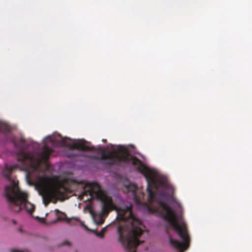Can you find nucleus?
<instances>
[{"mask_svg":"<svg viewBox=\"0 0 252 252\" xmlns=\"http://www.w3.org/2000/svg\"><path fill=\"white\" fill-rule=\"evenodd\" d=\"M127 252H136V248L144 242L139 239L144 231L142 221L132 213L131 205H127Z\"/></svg>","mask_w":252,"mask_h":252,"instance_id":"obj_6","label":"nucleus"},{"mask_svg":"<svg viewBox=\"0 0 252 252\" xmlns=\"http://www.w3.org/2000/svg\"><path fill=\"white\" fill-rule=\"evenodd\" d=\"M57 220H64L71 225H75L76 223H79L81 226L87 229V226L83 222L81 221L78 218H68L63 213H62L61 215L58 217Z\"/></svg>","mask_w":252,"mask_h":252,"instance_id":"obj_10","label":"nucleus"},{"mask_svg":"<svg viewBox=\"0 0 252 252\" xmlns=\"http://www.w3.org/2000/svg\"><path fill=\"white\" fill-rule=\"evenodd\" d=\"M167 198L171 203L176 204L179 206V207H181V204L177 200L176 198L173 195V194L168 195Z\"/></svg>","mask_w":252,"mask_h":252,"instance_id":"obj_13","label":"nucleus"},{"mask_svg":"<svg viewBox=\"0 0 252 252\" xmlns=\"http://www.w3.org/2000/svg\"><path fill=\"white\" fill-rule=\"evenodd\" d=\"M16 168V166L6 165L2 171L3 175L10 182V184L5 188V196L9 208L14 213H18L24 209L28 213L32 214L34 211V205L28 201V193L21 191L18 183L11 177L12 171Z\"/></svg>","mask_w":252,"mask_h":252,"instance_id":"obj_3","label":"nucleus"},{"mask_svg":"<svg viewBox=\"0 0 252 252\" xmlns=\"http://www.w3.org/2000/svg\"><path fill=\"white\" fill-rule=\"evenodd\" d=\"M12 252H28V251H22L19 250H13Z\"/></svg>","mask_w":252,"mask_h":252,"instance_id":"obj_17","label":"nucleus"},{"mask_svg":"<svg viewBox=\"0 0 252 252\" xmlns=\"http://www.w3.org/2000/svg\"><path fill=\"white\" fill-rule=\"evenodd\" d=\"M63 245H67V246H70V244L68 241H65L64 243H63Z\"/></svg>","mask_w":252,"mask_h":252,"instance_id":"obj_16","label":"nucleus"},{"mask_svg":"<svg viewBox=\"0 0 252 252\" xmlns=\"http://www.w3.org/2000/svg\"><path fill=\"white\" fill-rule=\"evenodd\" d=\"M135 147L132 145H127V165L131 164L133 165L136 171L144 176L148 182L147 192L148 201L152 204L155 199L156 192L154 190H157L158 188V181L155 178L154 171L146 166L140 159L130 155V150L133 151Z\"/></svg>","mask_w":252,"mask_h":252,"instance_id":"obj_5","label":"nucleus"},{"mask_svg":"<svg viewBox=\"0 0 252 252\" xmlns=\"http://www.w3.org/2000/svg\"><path fill=\"white\" fill-rule=\"evenodd\" d=\"M82 195H89L91 199L96 198L102 200V213L103 214H108L112 210L116 211L117 216L114 223L117 227V241L126 250V207L121 208L115 206L112 199L105 196L100 186L96 183L87 184Z\"/></svg>","mask_w":252,"mask_h":252,"instance_id":"obj_2","label":"nucleus"},{"mask_svg":"<svg viewBox=\"0 0 252 252\" xmlns=\"http://www.w3.org/2000/svg\"><path fill=\"white\" fill-rule=\"evenodd\" d=\"M63 142L71 150H78L82 151H94L95 150L94 146L87 145V141L83 139L75 141L70 144H66L64 140H63Z\"/></svg>","mask_w":252,"mask_h":252,"instance_id":"obj_9","label":"nucleus"},{"mask_svg":"<svg viewBox=\"0 0 252 252\" xmlns=\"http://www.w3.org/2000/svg\"><path fill=\"white\" fill-rule=\"evenodd\" d=\"M0 132L7 134L10 132V127L8 125L0 122Z\"/></svg>","mask_w":252,"mask_h":252,"instance_id":"obj_11","label":"nucleus"},{"mask_svg":"<svg viewBox=\"0 0 252 252\" xmlns=\"http://www.w3.org/2000/svg\"><path fill=\"white\" fill-rule=\"evenodd\" d=\"M12 141L15 148L18 151V160L21 162L24 170L27 172V179L32 173L38 170L43 162L47 161L52 152L50 147L45 145L42 151L35 156L32 153L25 152L27 146L26 140L24 138H20L18 140L13 138Z\"/></svg>","mask_w":252,"mask_h":252,"instance_id":"obj_4","label":"nucleus"},{"mask_svg":"<svg viewBox=\"0 0 252 252\" xmlns=\"http://www.w3.org/2000/svg\"><path fill=\"white\" fill-rule=\"evenodd\" d=\"M136 186L131 184L127 179V195L129 191H131L135 203L138 206L147 208L150 213L157 214L168 222L169 225L166 226L165 230L168 236L170 245L180 252L188 249L190 238L186 224L184 222L179 223L175 212L160 198L156 200L158 204L157 206L152 207L147 203L142 202L136 192Z\"/></svg>","mask_w":252,"mask_h":252,"instance_id":"obj_1","label":"nucleus"},{"mask_svg":"<svg viewBox=\"0 0 252 252\" xmlns=\"http://www.w3.org/2000/svg\"><path fill=\"white\" fill-rule=\"evenodd\" d=\"M106 231L107 227H105L101 229L100 232H97L96 234L98 237L102 238L104 237V234L106 232Z\"/></svg>","mask_w":252,"mask_h":252,"instance_id":"obj_14","label":"nucleus"},{"mask_svg":"<svg viewBox=\"0 0 252 252\" xmlns=\"http://www.w3.org/2000/svg\"><path fill=\"white\" fill-rule=\"evenodd\" d=\"M65 189L64 184L60 181L52 183L49 188L43 189L40 194L45 206H47L51 201L56 203L58 197L64 195Z\"/></svg>","mask_w":252,"mask_h":252,"instance_id":"obj_8","label":"nucleus"},{"mask_svg":"<svg viewBox=\"0 0 252 252\" xmlns=\"http://www.w3.org/2000/svg\"><path fill=\"white\" fill-rule=\"evenodd\" d=\"M93 151L100 152L101 156L100 157L97 156H90L89 158L91 159L101 161L102 163L105 165H119L121 162L126 161V147L125 146H118L106 152L101 148H95Z\"/></svg>","mask_w":252,"mask_h":252,"instance_id":"obj_7","label":"nucleus"},{"mask_svg":"<svg viewBox=\"0 0 252 252\" xmlns=\"http://www.w3.org/2000/svg\"><path fill=\"white\" fill-rule=\"evenodd\" d=\"M159 195L160 197L162 198H167V197L168 196V195H167L164 191H161L160 192H159Z\"/></svg>","mask_w":252,"mask_h":252,"instance_id":"obj_15","label":"nucleus"},{"mask_svg":"<svg viewBox=\"0 0 252 252\" xmlns=\"http://www.w3.org/2000/svg\"><path fill=\"white\" fill-rule=\"evenodd\" d=\"M158 182L159 184L162 185L164 188L167 189L171 193H173L174 189L171 185H169L164 181H158Z\"/></svg>","mask_w":252,"mask_h":252,"instance_id":"obj_12","label":"nucleus"}]
</instances>
